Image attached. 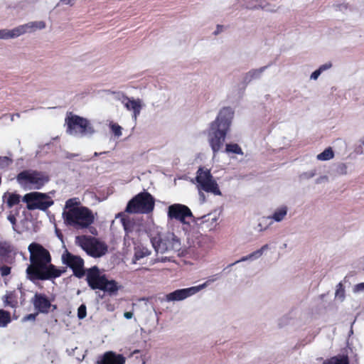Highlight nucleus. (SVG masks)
<instances>
[{"label": "nucleus", "instance_id": "1", "mask_svg": "<svg viewBox=\"0 0 364 364\" xmlns=\"http://www.w3.org/2000/svg\"><path fill=\"white\" fill-rule=\"evenodd\" d=\"M30 264L27 267L26 277L33 282L50 280L61 276L63 270L51 264L50 255L41 245L32 242L28 246Z\"/></svg>", "mask_w": 364, "mask_h": 364}, {"label": "nucleus", "instance_id": "2", "mask_svg": "<svg viewBox=\"0 0 364 364\" xmlns=\"http://www.w3.org/2000/svg\"><path fill=\"white\" fill-rule=\"evenodd\" d=\"M145 231L156 254L176 253L178 256L184 255L186 250L182 246L181 239L174 232L163 233L161 228L152 220L146 223Z\"/></svg>", "mask_w": 364, "mask_h": 364}, {"label": "nucleus", "instance_id": "3", "mask_svg": "<svg viewBox=\"0 0 364 364\" xmlns=\"http://www.w3.org/2000/svg\"><path fill=\"white\" fill-rule=\"evenodd\" d=\"M234 112L230 107H224L218 113L206 130L208 144L215 155L223 147L226 136L230 129Z\"/></svg>", "mask_w": 364, "mask_h": 364}, {"label": "nucleus", "instance_id": "4", "mask_svg": "<svg viewBox=\"0 0 364 364\" xmlns=\"http://www.w3.org/2000/svg\"><path fill=\"white\" fill-rule=\"evenodd\" d=\"M63 218L67 225L76 230L87 228L95 220V215L92 210L87 207L80 205L76 198L66 201Z\"/></svg>", "mask_w": 364, "mask_h": 364}, {"label": "nucleus", "instance_id": "5", "mask_svg": "<svg viewBox=\"0 0 364 364\" xmlns=\"http://www.w3.org/2000/svg\"><path fill=\"white\" fill-rule=\"evenodd\" d=\"M86 280L92 289H100L110 296L117 294L122 286L114 279H108L97 267L87 270Z\"/></svg>", "mask_w": 364, "mask_h": 364}, {"label": "nucleus", "instance_id": "6", "mask_svg": "<svg viewBox=\"0 0 364 364\" xmlns=\"http://www.w3.org/2000/svg\"><path fill=\"white\" fill-rule=\"evenodd\" d=\"M66 132L76 137L90 136L95 133L92 124L85 118L70 114L65 118Z\"/></svg>", "mask_w": 364, "mask_h": 364}, {"label": "nucleus", "instance_id": "7", "mask_svg": "<svg viewBox=\"0 0 364 364\" xmlns=\"http://www.w3.org/2000/svg\"><path fill=\"white\" fill-rule=\"evenodd\" d=\"M154 204L153 196L149 193L144 191L129 201L125 210L129 213L148 214L154 210Z\"/></svg>", "mask_w": 364, "mask_h": 364}, {"label": "nucleus", "instance_id": "8", "mask_svg": "<svg viewBox=\"0 0 364 364\" xmlns=\"http://www.w3.org/2000/svg\"><path fill=\"white\" fill-rule=\"evenodd\" d=\"M16 180L24 189H39L48 181L49 178L45 173L27 170L19 173Z\"/></svg>", "mask_w": 364, "mask_h": 364}, {"label": "nucleus", "instance_id": "9", "mask_svg": "<svg viewBox=\"0 0 364 364\" xmlns=\"http://www.w3.org/2000/svg\"><path fill=\"white\" fill-rule=\"evenodd\" d=\"M75 243L93 257H100L107 251V247L104 242L90 236H77Z\"/></svg>", "mask_w": 364, "mask_h": 364}, {"label": "nucleus", "instance_id": "10", "mask_svg": "<svg viewBox=\"0 0 364 364\" xmlns=\"http://www.w3.org/2000/svg\"><path fill=\"white\" fill-rule=\"evenodd\" d=\"M196 181L198 190H203L215 196H221L218 184L209 169L199 168L196 173Z\"/></svg>", "mask_w": 364, "mask_h": 364}, {"label": "nucleus", "instance_id": "11", "mask_svg": "<svg viewBox=\"0 0 364 364\" xmlns=\"http://www.w3.org/2000/svg\"><path fill=\"white\" fill-rule=\"evenodd\" d=\"M21 197L19 194L6 192L2 196V208L7 211V220L14 226L16 223V216L19 214Z\"/></svg>", "mask_w": 364, "mask_h": 364}, {"label": "nucleus", "instance_id": "12", "mask_svg": "<svg viewBox=\"0 0 364 364\" xmlns=\"http://www.w3.org/2000/svg\"><path fill=\"white\" fill-rule=\"evenodd\" d=\"M22 200L26 203L28 210H46L53 204V200L48 194L39 192L26 193Z\"/></svg>", "mask_w": 364, "mask_h": 364}, {"label": "nucleus", "instance_id": "13", "mask_svg": "<svg viewBox=\"0 0 364 364\" xmlns=\"http://www.w3.org/2000/svg\"><path fill=\"white\" fill-rule=\"evenodd\" d=\"M167 215L169 219L177 220L183 224L189 223V220H191L193 218L190 208L180 203L171 205L168 208Z\"/></svg>", "mask_w": 364, "mask_h": 364}, {"label": "nucleus", "instance_id": "14", "mask_svg": "<svg viewBox=\"0 0 364 364\" xmlns=\"http://www.w3.org/2000/svg\"><path fill=\"white\" fill-rule=\"evenodd\" d=\"M62 262L73 269L77 277L81 278L85 275L84 261L80 257L65 250L62 255Z\"/></svg>", "mask_w": 364, "mask_h": 364}, {"label": "nucleus", "instance_id": "15", "mask_svg": "<svg viewBox=\"0 0 364 364\" xmlns=\"http://www.w3.org/2000/svg\"><path fill=\"white\" fill-rule=\"evenodd\" d=\"M122 103L128 111L132 112V119L136 122L141 109L144 107L143 100L139 98L135 99L134 97L124 96L122 99Z\"/></svg>", "mask_w": 364, "mask_h": 364}, {"label": "nucleus", "instance_id": "16", "mask_svg": "<svg viewBox=\"0 0 364 364\" xmlns=\"http://www.w3.org/2000/svg\"><path fill=\"white\" fill-rule=\"evenodd\" d=\"M198 292V288L191 287L173 291L166 295L167 301H178L184 300Z\"/></svg>", "mask_w": 364, "mask_h": 364}, {"label": "nucleus", "instance_id": "17", "mask_svg": "<svg viewBox=\"0 0 364 364\" xmlns=\"http://www.w3.org/2000/svg\"><path fill=\"white\" fill-rule=\"evenodd\" d=\"M32 302L35 309L41 314H48L52 306L50 300L43 294L36 293L32 299Z\"/></svg>", "mask_w": 364, "mask_h": 364}, {"label": "nucleus", "instance_id": "18", "mask_svg": "<svg viewBox=\"0 0 364 364\" xmlns=\"http://www.w3.org/2000/svg\"><path fill=\"white\" fill-rule=\"evenodd\" d=\"M122 222L125 231L124 242L129 243V240H134L139 235V226L129 218H122Z\"/></svg>", "mask_w": 364, "mask_h": 364}, {"label": "nucleus", "instance_id": "19", "mask_svg": "<svg viewBox=\"0 0 364 364\" xmlns=\"http://www.w3.org/2000/svg\"><path fill=\"white\" fill-rule=\"evenodd\" d=\"M126 358L122 354L107 351L100 356L97 364H125Z\"/></svg>", "mask_w": 364, "mask_h": 364}, {"label": "nucleus", "instance_id": "20", "mask_svg": "<svg viewBox=\"0 0 364 364\" xmlns=\"http://www.w3.org/2000/svg\"><path fill=\"white\" fill-rule=\"evenodd\" d=\"M213 243V239L211 237L207 235L198 234L190 245L203 249H209Z\"/></svg>", "mask_w": 364, "mask_h": 364}, {"label": "nucleus", "instance_id": "21", "mask_svg": "<svg viewBox=\"0 0 364 364\" xmlns=\"http://www.w3.org/2000/svg\"><path fill=\"white\" fill-rule=\"evenodd\" d=\"M18 26L22 36L27 33H33L37 30L44 29L46 28V23L43 21H31Z\"/></svg>", "mask_w": 364, "mask_h": 364}, {"label": "nucleus", "instance_id": "22", "mask_svg": "<svg viewBox=\"0 0 364 364\" xmlns=\"http://www.w3.org/2000/svg\"><path fill=\"white\" fill-rule=\"evenodd\" d=\"M218 215L215 213L203 215L198 218V220H200V223L203 224L209 231H213L218 225Z\"/></svg>", "mask_w": 364, "mask_h": 364}, {"label": "nucleus", "instance_id": "23", "mask_svg": "<svg viewBox=\"0 0 364 364\" xmlns=\"http://www.w3.org/2000/svg\"><path fill=\"white\" fill-rule=\"evenodd\" d=\"M289 208L286 205H281L277 207L272 214L269 216L273 222L281 223L284 220L287 216Z\"/></svg>", "mask_w": 364, "mask_h": 364}, {"label": "nucleus", "instance_id": "24", "mask_svg": "<svg viewBox=\"0 0 364 364\" xmlns=\"http://www.w3.org/2000/svg\"><path fill=\"white\" fill-rule=\"evenodd\" d=\"M269 249V245H267V244L264 245L259 250H257L250 253L248 255L242 257L239 260H237L234 263L230 264V266H232V265H234L235 264H237V263H240V262H245V261H247V260H251V261L255 260V259L259 258L264 254V252H266L267 250H268Z\"/></svg>", "mask_w": 364, "mask_h": 364}, {"label": "nucleus", "instance_id": "25", "mask_svg": "<svg viewBox=\"0 0 364 364\" xmlns=\"http://www.w3.org/2000/svg\"><path fill=\"white\" fill-rule=\"evenodd\" d=\"M151 253V251L149 250V248L142 245H138L134 247V254L132 259V262L136 264L144 258L149 256Z\"/></svg>", "mask_w": 364, "mask_h": 364}, {"label": "nucleus", "instance_id": "26", "mask_svg": "<svg viewBox=\"0 0 364 364\" xmlns=\"http://www.w3.org/2000/svg\"><path fill=\"white\" fill-rule=\"evenodd\" d=\"M21 31L19 26L14 28L13 29H1L0 30V39L8 40L16 38L21 36Z\"/></svg>", "mask_w": 364, "mask_h": 364}, {"label": "nucleus", "instance_id": "27", "mask_svg": "<svg viewBox=\"0 0 364 364\" xmlns=\"http://www.w3.org/2000/svg\"><path fill=\"white\" fill-rule=\"evenodd\" d=\"M245 8L249 9H264L272 11V9L269 8V4L265 0H250L248 1Z\"/></svg>", "mask_w": 364, "mask_h": 364}, {"label": "nucleus", "instance_id": "28", "mask_svg": "<svg viewBox=\"0 0 364 364\" xmlns=\"http://www.w3.org/2000/svg\"><path fill=\"white\" fill-rule=\"evenodd\" d=\"M5 306L16 308L18 305V296L15 291H9L3 297Z\"/></svg>", "mask_w": 364, "mask_h": 364}, {"label": "nucleus", "instance_id": "29", "mask_svg": "<svg viewBox=\"0 0 364 364\" xmlns=\"http://www.w3.org/2000/svg\"><path fill=\"white\" fill-rule=\"evenodd\" d=\"M270 220L269 216L262 217L257 220V223L255 227V230L258 232H262L266 231L269 226L272 225V223H267V220Z\"/></svg>", "mask_w": 364, "mask_h": 364}, {"label": "nucleus", "instance_id": "30", "mask_svg": "<svg viewBox=\"0 0 364 364\" xmlns=\"http://www.w3.org/2000/svg\"><path fill=\"white\" fill-rule=\"evenodd\" d=\"M266 67H262L258 69H253L247 73L244 77L245 82H250L253 79L258 78L264 71Z\"/></svg>", "mask_w": 364, "mask_h": 364}, {"label": "nucleus", "instance_id": "31", "mask_svg": "<svg viewBox=\"0 0 364 364\" xmlns=\"http://www.w3.org/2000/svg\"><path fill=\"white\" fill-rule=\"evenodd\" d=\"M323 364H349V360L346 355H337L326 360Z\"/></svg>", "mask_w": 364, "mask_h": 364}, {"label": "nucleus", "instance_id": "32", "mask_svg": "<svg viewBox=\"0 0 364 364\" xmlns=\"http://www.w3.org/2000/svg\"><path fill=\"white\" fill-rule=\"evenodd\" d=\"M334 156L333 151L331 147L326 149L323 152L316 156L318 161H328L333 159Z\"/></svg>", "mask_w": 364, "mask_h": 364}, {"label": "nucleus", "instance_id": "33", "mask_svg": "<svg viewBox=\"0 0 364 364\" xmlns=\"http://www.w3.org/2000/svg\"><path fill=\"white\" fill-rule=\"evenodd\" d=\"M11 322V314L3 309L0 310V327H6Z\"/></svg>", "mask_w": 364, "mask_h": 364}, {"label": "nucleus", "instance_id": "34", "mask_svg": "<svg viewBox=\"0 0 364 364\" xmlns=\"http://www.w3.org/2000/svg\"><path fill=\"white\" fill-rule=\"evenodd\" d=\"M225 152L228 154L243 155L242 149L237 144H227L225 146Z\"/></svg>", "mask_w": 364, "mask_h": 364}, {"label": "nucleus", "instance_id": "35", "mask_svg": "<svg viewBox=\"0 0 364 364\" xmlns=\"http://www.w3.org/2000/svg\"><path fill=\"white\" fill-rule=\"evenodd\" d=\"M336 298L340 301H343L345 298V289L341 283H339L336 287Z\"/></svg>", "mask_w": 364, "mask_h": 364}, {"label": "nucleus", "instance_id": "36", "mask_svg": "<svg viewBox=\"0 0 364 364\" xmlns=\"http://www.w3.org/2000/svg\"><path fill=\"white\" fill-rule=\"evenodd\" d=\"M218 279V277L217 275H213V276H211V277H209L207 279L206 282H205L204 283L200 284V285H198V286H195L196 288H198V292L205 289V287H207L210 284L214 282L215 281H216Z\"/></svg>", "mask_w": 364, "mask_h": 364}, {"label": "nucleus", "instance_id": "37", "mask_svg": "<svg viewBox=\"0 0 364 364\" xmlns=\"http://www.w3.org/2000/svg\"><path fill=\"white\" fill-rule=\"evenodd\" d=\"M109 127H110L112 132L114 133V134L116 136L119 137V136H122V128L118 124L111 122L109 124Z\"/></svg>", "mask_w": 364, "mask_h": 364}, {"label": "nucleus", "instance_id": "38", "mask_svg": "<svg viewBox=\"0 0 364 364\" xmlns=\"http://www.w3.org/2000/svg\"><path fill=\"white\" fill-rule=\"evenodd\" d=\"M87 315L86 306L82 304L77 309V317L79 319H83Z\"/></svg>", "mask_w": 364, "mask_h": 364}, {"label": "nucleus", "instance_id": "39", "mask_svg": "<svg viewBox=\"0 0 364 364\" xmlns=\"http://www.w3.org/2000/svg\"><path fill=\"white\" fill-rule=\"evenodd\" d=\"M11 164V160L7 156H0V168H5Z\"/></svg>", "mask_w": 364, "mask_h": 364}, {"label": "nucleus", "instance_id": "40", "mask_svg": "<svg viewBox=\"0 0 364 364\" xmlns=\"http://www.w3.org/2000/svg\"><path fill=\"white\" fill-rule=\"evenodd\" d=\"M353 292L355 294H364V282L358 283L353 286Z\"/></svg>", "mask_w": 364, "mask_h": 364}, {"label": "nucleus", "instance_id": "41", "mask_svg": "<svg viewBox=\"0 0 364 364\" xmlns=\"http://www.w3.org/2000/svg\"><path fill=\"white\" fill-rule=\"evenodd\" d=\"M170 261L168 257H157L156 259L151 260L150 264H154L157 262H166Z\"/></svg>", "mask_w": 364, "mask_h": 364}, {"label": "nucleus", "instance_id": "42", "mask_svg": "<svg viewBox=\"0 0 364 364\" xmlns=\"http://www.w3.org/2000/svg\"><path fill=\"white\" fill-rule=\"evenodd\" d=\"M0 272L2 277L7 276L11 272V268L8 266H2L0 267Z\"/></svg>", "mask_w": 364, "mask_h": 364}, {"label": "nucleus", "instance_id": "43", "mask_svg": "<svg viewBox=\"0 0 364 364\" xmlns=\"http://www.w3.org/2000/svg\"><path fill=\"white\" fill-rule=\"evenodd\" d=\"M9 252V247L0 243V256L4 257Z\"/></svg>", "mask_w": 364, "mask_h": 364}, {"label": "nucleus", "instance_id": "44", "mask_svg": "<svg viewBox=\"0 0 364 364\" xmlns=\"http://www.w3.org/2000/svg\"><path fill=\"white\" fill-rule=\"evenodd\" d=\"M332 67L331 63H326L323 65H321L318 69L321 71L322 73L323 72L330 69Z\"/></svg>", "mask_w": 364, "mask_h": 364}, {"label": "nucleus", "instance_id": "45", "mask_svg": "<svg viewBox=\"0 0 364 364\" xmlns=\"http://www.w3.org/2000/svg\"><path fill=\"white\" fill-rule=\"evenodd\" d=\"M321 74V71L318 69H317L311 73L310 79L313 80H316Z\"/></svg>", "mask_w": 364, "mask_h": 364}, {"label": "nucleus", "instance_id": "46", "mask_svg": "<svg viewBox=\"0 0 364 364\" xmlns=\"http://www.w3.org/2000/svg\"><path fill=\"white\" fill-rule=\"evenodd\" d=\"M328 181V176H320L318 177V178H316V183L317 184H320V183H326Z\"/></svg>", "mask_w": 364, "mask_h": 364}, {"label": "nucleus", "instance_id": "47", "mask_svg": "<svg viewBox=\"0 0 364 364\" xmlns=\"http://www.w3.org/2000/svg\"><path fill=\"white\" fill-rule=\"evenodd\" d=\"M336 8L337 10H339L341 11H346L348 10V6L347 4H338L336 6Z\"/></svg>", "mask_w": 364, "mask_h": 364}, {"label": "nucleus", "instance_id": "48", "mask_svg": "<svg viewBox=\"0 0 364 364\" xmlns=\"http://www.w3.org/2000/svg\"><path fill=\"white\" fill-rule=\"evenodd\" d=\"M315 175H316V171L315 170H311V171H310L309 172L304 173L303 174V177L305 178H310L314 177Z\"/></svg>", "mask_w": 364, "mask_h": 364}, {"label": "nucleus", "instance_id": "49", "mask_svg": "<svg viewBox=\"0 0 364 364\" xmlns=\"http://www.w3.org/2000/svg\"><path fill=\"white\" fill-rule=\"evenodd\" d=\"M203 191V190H198V194H199L200 200L202 203H204L205 201V196Z\"/></svg>", "mask_w": 364, "mask_h": 364}, {"label": "nucleus", "instance_id": "50", "mask_svg": "<svg viewBox=\"0 0 364 364\" xmlns=\"http://www.w3.org/2000/svg\"><path fill=\"white\" fill-rule=\"evenodd\" d=\"M36 314H31L27 315V316L24 318V320H25V321H28V320H33V321H34V320L36 319Z\"/></svg>", "mask_w": 364, "mask_h": 364}, {"label": "nucleus", "instance_id": "51", "mask_svg": "<svg viewBox=\"0 0 364 364\" xmlns=\"http://www.w3.org/2000/svg\"><path fill=\"white\" fill-rule=\"evenodd\" d=\"M62 3L66 5H73L75 0H60Z\"/></svg>", "mask_w": 364, "mask_h": 364}, {"label": "nucleus", "instance_id": "52", "mask_svg": "<svg viewBox=\"0 0 364 364\" xmlns=\"http://www.w3.org/2000/svg\"><path fill=\"white\" fill-rule=\"evenodd\" d=\"M124 316L127 318V319H130L132 318L133 316V314L130 311H127L124 314Z\"/></svg>", "mask_w": 364, "mask_h": 364}, {"label": "nucleus", "instance_id": "53", "mask_svg": "<svg viewBox=\"0 0 364 364\" xmlns=\"http://www.w3.org/2000/svg\"><path fill=\"white\" fill-rule=\"evenodd\" d=\"M75 156H77V154H68L66 155V158L67 159H72V158H73Z\"/></svg>", "mask_w": 364, "mask_h": 364}, {"label": "nucleus", "instance_id": "54", "mask_svg": "<svg viewBox=\"0 0 364 364\" xmlns=\"http://www.w3.org/2000/svg\"><path fill=\"white\" fill-rule=\"evenodd\" d=\"M74 350H75V349H72L70 351L68 350V354H69L70 355H73V352H74Z\"/></svg>", "mask_w": 364, "mask_h": 364}, {"label": "nucleus", "instance_id": "55", "mask_svg": "<svg viewBox=\"0 0 364 364\" xmlns=\"http://www.w3.org/2000/svg\"><path fill=\"white\" fill-rule=\"evenodd\" d=\"M55 232H56V233H57V235H58V237H60L59 231H58L57 229L55 230Z\"/></svg>", "mask_w": 364, "mask_h": 364}, {"label": "nucleus", "instance_id": "56", "mask_svg": "<svg viewBox=\"0 0 364 364\" xmlns=\"http://www.w3.org/2000/svg\"><path fill=\"white\" fill-rule=\"evenodd\" d=\"M361 143L364 146V136L363 137V139H361Z\"/></svg>", "mask_w": 364, "mask_h": 364}, {"label": "nucleus", "instance_id": "57", "mask_svg": "<svg viewBox=\"0 0 364 364\" xmlns=\"http://www.w3.org/2000/svg\"><path fill=\"white\" fill-rule=\"evenodd\" d=\"M16 116L17 117H20L19 114H16Z\"/></svg>", "mask_w": 364, "mask_h": 364}, {"label": "nucleus", "instance_id": "58", "mask_svg": "<svg viewBox=\"0 0 364 364\" xmlns=\"http://www.w3.org/2000/svg\"><path fill=\"white\" fill-rule=\"evenodd\" d=\"M98 154L97 152L95 153V156H97Z\"/></svg>", "mask_w": 364, "mask_h": 364}]
</instances>
